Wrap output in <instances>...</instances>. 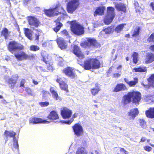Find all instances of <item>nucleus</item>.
Wrapping results in <instances>:
<instances>
[{
    "label": "nucleus",
    "instance_id": "1",
    "mask_svg": "<svg viewBox=\"0 0 154 154\" xmlns=\"http://www.w3.org/2000/svg\"><path fill=\"white\" fill-rule=\"evenodd\" d=\"M132 99L133 102L136 105L138 104L141 99L140 93L137 91L129 92L127 95H124L122 101V103L125 106L131 101V99Z\"/></svg>",
    "mask_w": 154,
    "mask_h": 154
},
{
    "label": "nucleus",
    "instance_id": "2",
    "mask_svg": "<svg viewBox=\"0 0 154 154\" xmlns=\"http://www.w3.org/2000/svg\"><path fill=\"white\" fill-rule=\"evenodd\" d=\"M71 30L75 34L79 35L84 34V27L75 20L70 22Z\"/></svg>",
    "mask_w": 154,
    "mask_h": 154
},
{
    "label": "nucleus",
    "instance_id": "3",
    "mask_svg": "<svg viewBox=\"0 0 154 154\" xmlns=\"http://www.w3.org/2000/svg\"><path fill=\"white\" fill-rule=\"evenodd\" d=\"M114 10V8L112 7L107 8V14L105 17L104 20L105 24H109L113 20L115 16Z\"/></svg>",
    "mask_w": 154,
    "mask_h": 154
},
{
    "label": "nucleus",
    "instance_id": "4",
    "mask_svg": "<svg viewBox=\"0 0 154 154\" xmlns=\"http://www.w3.org/2000/svg\"><path fill=\"white\" fill-rule=\"evenodd\" d=\"M79 5L78 0H71L67 4V11L69 13L72 14Z\"/></svg>",
    "mask_w": 154,
    "mask_h": 154
},
{
    "label": "nucleus",
    "instance_id": "5",
    "mask_svg": "<svg viewBox=\"0 0 154 154\" xmlns=\"http://www.w3.org/2000/svg\"><path fill=\"white\" fill-rule=\"evenodd\" d=\"M8 50L11 53L17 50H22L24 48V46L14 41L10 42L8 44Z\"/></svg>",
    "mask_w": 154,
    "mask_h": 154
},
{
    "label": "nucleus",
    "instance_id": "6",
    "mask_svg": "<svg viewBox=\"0 0 154 154\" xmlns=\"http://www.w3.org/2000/svg\"><path fill=\"white\" fill-rule=\"evenodd\" d=\"M27 20L30 27L33 29L38 27L40 23L38 19L34 16L27 17Z\"/></svg>",
    "mask_w": 154,
    "mask_h": 154
},
{
    "label": "nucleus",
    "instance_id": "7",
    "mask_svg": "<svg viewBox=\"0 0 154 154\" xmlns=\"http://www.w3.org/2000/svg\"><path fill=\"white\" fill-rule=\"evenodd\" d=\"M98 44L96 40L94 38H88L87 41L81 43V45L83 47L86 48L90 46H93L95 47H98Z\"/></svg>",
    "mask_w": 154,
    "mask_h": 154
},
{
    "label": "nucleus",
    "instance_id": "8",
    "mask_svg": "<svg viewBox=\"0 0 154 154\" xmlns=\"http://www.w3.org/2000/svg\"><path fill=\"white\" fill-rule=\"evenodd\" d=\"M74 134L77 137H79L83 133L82 126L79 123L75 124L72 127Z\"/></svg>",
    "mask_w": 154,
    "mask_h": 154
},
{
    "label": "nucleus",
    "instance_id": "9",
    "mask_svg": "<svg viewBox=\"0 0 154 154\" xmlns=\"http://www.w3.org/2000/svg\"><path fill=\"white\" fill-rule=\"evenodd\" d=\"M57 7L56 6L55 8H52L49 9H45L44 12L46 15L49 17H52L55 15L58 14V13L57 11Z\"/></svg>",
    "mask_w": 154,
    "mask_h": 154
},
{
    "label": "nucleus",
    "instance_id": "10",
    "mask_svg": "<svg viewBox=\"0 0 154 154\" xmlns=\"http://www.w3.org/2000/svg\"><path fill=\"white\" fill-rule=\"evenodd\" d=\"M73 53L80 60L84 57V55L82 52L81 49L76 45L74 46Z\"/></svg>",
    "mask_w": 154,
    "mask_h": 154
},
{
    "label": "nucleus",
    "instance_id": "11",
    "mask_svg": "<svg viewBox=\"0 0 154 154\" xmlns=\"http://www.w3.org/2000/svg\"><path fill=\"white\" fill-rule=\"evenodd\" d=\"M29 123L35 124L38 123L48 124L50 122L40 118L34 117L30 119Z\"/></svg>",
    "mask_w": 154,
    "mask_h": 154
},
{
    "label": "nucleus",
    "instance_id": "12",
    "mask_svg": "<svg viewBox=\"0 0 154 154\" xmlns=\"http://www.w3.org/2000/svg\"><path fill=\"white\" fill-rule=\"evenodd\" d=\"M72 112L66 108H63L61 110V114L64 119H68L70 117L72 114Z\"/></svg>",
    "mask_w": 154,
    "mask_h": 154
},
{
    "label": "nucleus",
    "instance_id": "13",
    "mask_svg": "<svg viewBox=\"0 0 154 154\" xmlns=\"http://www.w3.org/2000/svg\"><path fill=\"white\" fill-rule=\"evenodd\" d=\"M15 57L19 60H22L26 59L28 56L24 51H21L20 53L14 54Z\"/></svg>",
    "mask_w": 154,
    "mask_h": 154
},
{
    "label": "nucleus",
    "instance_id": "14",
    "mask_svg": "<svg viewBox=\"0 0 154 154\" xmlns=\"http://www.w3.org/2000/svg\"><path fill=\"white\" fill-rule=\"evenodd\" d=\"M64 73L67 76L72 78H74L76 75L73 72L72 69L69 67H68L63 69Z\"/></svg>",
    "mask_w": 154,
    "mask_h": 154
},
{
    "label": "nucleus",
    "instance_id": "15",
    "mask_svg": "<svg viewBox=\"0 0 154 154\" xmlns=\"http://www.w3.org/2000/svg\"><path fill=\"white\" fill-rule=\"evenodd\" d=\"M57 42L59 47L61 49H63L67 48V44L63 38H58L57 39Z\"/></svg>",
    "mask_w": 154,
    "mask_h": 154
},
{
    "label": "nucleus",
    "instance_id": "16",
    "mask_svg": "<svg viewBox=\"0 0 154 154\" xmlns=\"http://www.w3.org/2000/svg\"><path fill=\"white\" fill-rule=\"evenodd\" d=\"M16 133L13 131H9L6 130L4 133V135L5 136V143H6L8 140V137L16 138L15 137Z\"/></svg>",
    "mask_w": 154,
    "mask_h": 154
},
{
    "label": "nucleus",
    "instance_id": "17",
    "mask_svg": "<svg viewBox=\"0 0 154 154\" xmlns=\"http://www.w3.org/2000/svg\"><path fill=\"white\" fill-rule=\"evenodd\" d=\"M57 82L59 84L60 88L66 91H68V85L65 83L62 79L58 78L56 80Z\"/></svg>",
    "mask_w": 154,
    "mask_h": 154
},
{
    "label": "nucleus",
    "instance_id": "18",
    "mask_svg": "<svg viewBox=\"0 0 154 154\" xmlns=\"http://www.w3.org/2000/svg\"><path fill=\"white\" fill-rule=\"evenodd\" d=\"M127 89V88L125 85L123 83L118 84L114 88V91L118 92L121 91H124Z\"/></svg>",
    "mask_w": 154,
    "mask_h": 154
},
{
    "label": "nucleus",
    "instance_id": "19",
    "mask_svg": "<svg viewBox=\"0 0 154 154\" xmlns=\"http://www.w3.org/2000/svg\"><path fill=\"white\" fill-rule=\"evenodd\" d=\"M106 8L104 6H100L96 9L94 12V16L95 17L97 15H103L104 11L105 10Z\"/></svg>",
    "mask_w": 154,
    "mask_h": 154
},
{
    "label": "nucleus",
    "instance_id": "20",
    "mask_svg": "<svg viewBox=\"0 0 154 154\" xmlns=\"http://www.w3.org/2000/svg\"><path fill=\"white\" fill-rule=\"evenodd\" d=\"M92 69H97L100 67V63L98 60L96 58L91 59Z\"/></svg>",
    "mask_w": 154,
    "mask_h": 154
},
{
    "label": "nucleus",
    "instance_id": "21",
    "mask_svg": "<svg viewBox=\"0 0 154 154\" xmlns=\"http://www.w3.org/2000/svg\"><path fill=\"white\" fill-rule=\"evenodd\" d=\"M154 61V54L151 53H148L146 55V58L145 63H149Z\"/></svg>",
    "mask_w": 154,
    "mask_h": 154
},
{
    "label": "nucleus",
    "instance_id": "22",
    "mask_svg": "<svg viewBox=\"0 0 154 154\" xmlns=\"http://www.w3.org/2000/svg\"><path fill=\"white\" fill-rule=\"evenodd\" d=\"M41 55L42 57V60L47 65V66L48 69H52V66L48 65V59L47 58L48 55L45 52H43L41 53Z\"/></svg>",
    "mask_w": 154,
    "mask_h": 154
},
{
    "label": "nucleus",
    "instance_id": "23",
    "mask_svg": "<svg viewBox=\"0 0 154 154\" xmlns=\"http://www.w3.org/2000/svg\"><path fill=\"white\" fill-rule=\"evenodd\" d=\"M145 114L148 118H154V107H150L148 110L146 111Z\"/></svg>",
    "mask_w": 154,
    "mask_h": 154
},
{
    "label": "nucleus",
    "instance_id": "24",
    "mask_svg": "<svg viewBox=\"0 0 154 154\" xmlns=\"http://www.w3.org/2000/svg\"><path fill=\"white\" fill-rule=\"evenodd\" d=\"M139 113L138 110L137 108H134L131 109L129 112H128V115L130 116L133 119H134L135 117Z\"/></svg>",
    "mask_w": 154,
    "mask_h": 154
},
{
    "label": "nucleus",
    "instance_id": "25",
    "mask_svg": "<svg viewBox=\"0 0 154 154\" xmlns=\"http://www.w3.org/2000/svg\"><path fill=\"white\" fill-rule=\"evenodd\" d=\"M24 34L25 36L29 40H32V32L31 30L28 28H24Z\"/></svg>",
    "mask_w": 154,
    "mask_h": 154
},
{
    "label": "nucleus",
    "instance_id": "26",
    "mask_svg": "<svg viewBox=\"0 0 154 154\" xmlns=\"http://www.w3.org/2000/svg\"><path fill=\"white\" fill-rule=\"evenodd\" d=\"M84 68L85 69L90 70L92 69L91 59L85 61L84 63Z\"/></svg>",
    "mask_w": 154,
    "mask_h": 154
},
{
    "label": "nucleus",
    "instance_id": "27",
    "mask_svg": "<svg viewBox=\"0 0 154 154\" xmlns=\"http://www.w3.org/2000/svg\"><path fill=\"white\" fill-rule=\"evenodd\" d=\"M48 118L52 120H56L59 118L58 114L54 110L51 111L48 116Z\"/></svg>",
    "mask_w": 154,
    "mask_h": 154
},
{
    "label": "nucleus",
    "instance_id": "28",
    "mask_svg": "<svg viewBox=\"0 0 154 154\" xmlns=\"http://www.w3.org/2000/svg\"><path fill=\"white\" fill-rule=\"evenodd\" d=\"M50 91L54 98L57 100H60V98L58 96L57 92L54 90L53 88L51 87L50 88Z\"/></svg>",
    "mask_w": 154,
    "mask_h": 154
},
{
    "label": "nucleus",
    "instance_id": "29",
    "mask_svg": "<svg viewBox=\"0 0 154 154\" xmlns=\"http://www.w3.org/2000/svg\"><path fill=\"white\" fill-rule=\"evenodd\" d=\"M115 7L118 10L123 12H125L126 10L125 6L124 4H117L116 5Z\"/></svg>",
    "mask_w": 154,
    "mask_h": 154
},
{
    "label": "nucleus",
    "instance_id": "30",
    "mask_svg": "<svg viewBox=\"0 0 154 154\" xmlns=\"http://www.w3.org/2000/svg\"><path fill=\"white\" fill-rule=\"evenodd\" d=\"M148 81L149 85L154 88V74L151 75L148 79Z\"/></svg>",
    "mask_w": 154,
    "mask_h": 154
},
{
    "label": "nucleus",
    "instance_id": "31",
    "mask_svg": "<svg viewBox=\"0 0 154 154\" xmlns=\"http://www.w3.org/2000/svg\"><path fill=\"white\" fill-rule=\"evenodd\" d=\"M8 35V29L6 28H4L2 31L1 35L4 36L5 39H7Z\"/></svg>",
    "mask_w": 154,
    "mask_h": 154
},
{
    "label": "nucleus",
    "instance_id": "32",
    "mask_svg": "<svg viewBox=\"0 0 154 154\" xmlns=\"http://www.w3.org/2000/svg\"><path fill=\"white\" fill-rule=\"evenodd\" d=\"M55 22L56 23V26L54 28V30L55 32H57L60 30L61 27L62 26L63 24L62 23L58 22V20H56Z\"/></svg>",
    "mask_w": 154,
    "mask_h": 154
},
{
    "label": "nucleus",
    "instance_id": "33",
    "mask_svg": "<svg viewBox=\"0 0 154 154\" xmlns=\"http://www.w3.org/2000/svg\"><path fill=\"white\" fill-rule=\"evenodd\" d=\"M100 90V87L97 84H95V88L91 89V92L93 95H95Z\"/></svg>",
    "mask_w": 154,
    "mask_h": 154
},
{
    "label": "nucleus",
    "instance_id": "34",
    "mask_svg": "<svg viewBox=\"0 0 154 154\" xmlns=\"http://www.w3.org/2000/svg\"><path fill=\"white\" fill-rule=\"evenodd\" d=\"M132 56L133 57V62L134 63L136 64L138 60V53L135 52H134Z\"/></svg>",
    "mask_w": 154,
    "mask_h": 154
},
{
    "label": "nucleus",
    "instance_id": "35",
    "mask_svg": "<svg viewBox=\"0 0 154 154\" xmlns=\"http://www.w3.org/2000/svg\"><path fill=\"white\" fill-rule=\"evenodd\" d=\"M125 25V24H122L117 26L115 29V31L117 33L120 32L123 29L124 25Z\"/></svg>",
    "mask_w": 154,
    "mask_h": 154
},
{
    "label": "nucleus",
    "instance_id": "36",
    "mask_svg": "<svg viewBox=\"0 0 154 154\" xmlns=\"http://www.w3.org/2000/svg\"><path fill=\"white\" fill-rule=\"evenodd\" d=\"M134 69L136 72H144L146 71V67L135 68H134Z\"/></svg>",
    "mask_w": 154,
    "mask_h": 154
},
{
    "label": "nucleus",
    "instance_id": "37",
    "mask_svg": "<svg viewBox=\"0 0 154 154\" xmlns=\"http://www.w3.org/2000/svg\"><path fill=\"white\" fill-rule=\"evenodd\" d=\"M14 76L16 78L18 77L17 75H13L11 78L8 79L7 81L8 85L11 84V83H12L14 82H17L16 79H14Z\"/></svg>",
    "mask_w": 154,
    "mask_h": 154
},
{
    "label": "nucleus",
    "instance_id": "38",
    "mask_svg": "<svg viewBox=\"0 0 154 154\" xmlns=\"http://www.w3.org/2000/svg\"><path fill=\"white\" fill-rule=\"evenodd\" d=\"M40 48L36 45H31L30 46L29 49L31 51H35L39 50Z\"/></svg>",
    "mask_w": 154,
    "mask_h": 154
},
{
    "label": "nucleus",
    "instance_id": "39",
    "mask_svg": "<svg viewBox=\"0 0 154 154\" xmlns=\"http://www.w3.org/2000/svg\"><path fill=\"white\" fill-rule=\"evenodd\" d=\"M76 154H87L85 149L83 148L79 149L76 152Z\"/></svg>",
    "mask_w": 154,
    "mask_h": 154
},
{
    "label": "nucleus",
    "instance_id": "40",
    "mask_svg": "<svg viewBox=\"0 0 154 154\" xmlns=\"http://www.w3.org/2000/svg\"><path fill=\"white\" fill-rule=\"evenodd\" d=\"M13 146L14 148L19 150V145L18 142V140L16 139V138H14L13 139Z\"/></svg>",
    "mask_w": 154,
    "mask_h": 154
},
{
    "label": "nucleus",
    "instance_id": "41",
    "mask_svg": "<svg viewBox=\"0 0 154 154\" xmlns=\"http://www.w3.org/2000/svg\"><path fill=\"white\" fill-rule=\"evenodd\" d=\"M149 42H154V33L152 34L147 39Z\"/></svg>",
    "mask_w": 154,
    "mask_h": 154
},
{
    "label": "nucleus",
    "instance_id": "42",
    "mask_svg": "<svg viewBox=\"0 0 154 154\" xmlns=\"http://www.w3.org/2000/svg\"><path fill=\"white\" fill-rule=\"evenodd\" d=\"M137 82V79H135V80L134 81H129L128 84L130 86H131L135 85Z\"/></svg>",
    "mask_w": 154,
    "mask_h": 154
},
{
    "label": "nucleus",
    "instance_id": "43",
    "mask_svg": "<svg viewBox=\"0 0 154 154\" xmlns=\"http://www.w3.org/2000/svg\"><path fill=\"white\" fill-rule=\"evenodd\" d=\"M112 31V29L110 27H108L104 29V31L106 34H109L111 33Z\"/></svg>",
    "mask_w": 154,
    "mask_h": 154
},
{
    "label": "nucleus",
    "instance_id": "44",
    "mask_svg": "<svg viewBox=\"0 0 154 154\" xmlns=\"http://www.w3.org/2000/svg\"><path fill=\"white\" fill-rule=\"evenodd\" d=\"M49 104L48 102H42L39 103V104L42 107H45L47 106Z\"/></svg>",
    "mask_w": 154,
    "mask_h": 154
},
{
    "label": "nucleus",
    "instance_id": "45",
    "mask_svg": "<svg viewBox=\"0 0 154 154\" xmlns=\"http://www.w3.org/2000/svg\"><path fill=\"white\" fill-rule=\"evenodd\" d=\"M140 32V28L138 27L137 29L135 30L133 32L132 36H136L138 35Z\"/></svg>",
    "mask_w": 154,
    "mask_h": 154
},
{
    "label": "nucleus",
    "instance_id": "46",
    "mask_svg": "<svg viewBox=\"0 0 154 154\" xmlns=\"http://www.w3.org/2000/svg\"><path fill=\"white\" fill-rule=\"evenodd\" d=\"M102 25L101 22L100 21H97L94 24V28H97L98 27Z\"/></svg>",
    "mask_w": 154,
    "mask_h": 154
},
{
    "label": "nucleus",
    "instance_id": "47",
    "mask_svg": "<svg viewBox=\"0 0 154 154\" xmlns=\"http://www.w3.org/2000/svg\"><path fill=\"white\" fill-rule=\"evenodd\" d=\"M61 33L63 35L66 36V38H69V33L66 29H64L62 31Z\"/></svg>",
    "mask_w": 154,
    "mask_h": 154
},
{
    "label": "nucleus",
    "instance_id": "48",
    "mask_svg": "<svg viewBox=\"0 0 154 154\" xmlns=\"http://www.w3.org/2000/svg\"><path fill=\"white\" fill-rule=\"evenodd\" d=\"M73 121V119H71L67 121H62V123H64L68 124H70Z\"/></svg>",
    "mask_w": 154,
    "mask_h": 154
},
{
    "label": "nucleus",
    "instance_id": "49",
    "mask_svg": "<svg viewBox=\"0 0 154 154\" xmlns=\"http://www.w3.org/2000/svg\"><path fill=\"white\" fill-rule=\"evenodd\" d=\"M26 91L29 95H30L31 96L33 95V94L32 93L31 90L30 88H26Z\"/></svg>",
    "mask_w": 154,
    "mask_h": 154
},
{
    "label": "nucleus",
    "instance_id": "50",
    "mask_svg": "<svg viewBox=\"0 0 154 154\" xmlns=\"http://www.w3.org/2000/svg\"><path fill=\"white\" fill-rule=\"evenodd\" d=\"M140 125L141 127L145 129L146 128V122L143 120H142L140 122Z\"/></svg>",
    "mask_w": 154,
    "mask_h": 154
},
{
    "label": "nucleus",
    "instance_id": "51",
    "mask_svg": "<svg viewBox=\"0 0 154 154\" xmlns=\"http://www.w3.org/2000/svg\"><path fill=\"white\" fill-rule=\"evenodd\" d=\"M144 149L146 151H150L152 150V148L148 146H146L144 147Z\"/></svg>",
    "mask_w": 154,
    "mask_h": 154
},
{
    "label": "nucleus",
    "instance_id": "52",
    "mask_svg": "<svg viewBox=\"0 0 154 154\" xmlns=\"http://www.w3.org/2000/svg\"><path fill=\"white\" fill-rule=\"evenodd\" d=\"M43 97H48V95L49 94V92L47 91H43Z\"/></svg>",
    "mask_w": 154,
    "mask_h": 154
},
{
    "label": "nucleus",
    "instance_id": "53",
    "mask_svg": "<svg viewBox=\"0 0 154 154\" xmlns=\"http://www.w3.org/2000/svg\"><path fill=\"white\" fill-rule=\"evenodd\" d=\"M121 75V72H120L119 73H114L113 75V77L116 78L119 77Z\"/></svg>",
    "mask_w": 154,
    "mask_h": 154
},
{
    "label": "nucleus",
    "instance_id": "54",
    "mask_svg": "<svg viewBox=\"0 0 154 154\" xmlns=\"http://www.w3.org/2000/svg\"><path fill=\"white\" fill-rule=\"evenodd\" d=\"M16 83V82H14L12 83H11V84L8 85L9 87L11 89H13L14 88V87Z\"/></svg>",
    "mask_w": 154,
    "mask_h": 154
},
{
    "label": "nucleus",
    "instance_id": "55",
    "mask_svg": "<svg viewBox=\"0 0 154 154\" xmlns=\"http://www.w3.org/2000/svg\"><path fill=\"white\" fill-rule=\"evenodd\" d=\"M25 82V80L24 79H22L20 82V87H24V84Z\"/></svg>",
    "mask_w": 154,
    "mask_h": 154
},
{
    "label": "nucleus",
    "instance_id": "56",
    "mask_svg": "<svg viewBox=\"0 0 154 154\" xmlns=\"http://www.w3.org/2000/svg\"><path fill=\"white\" fill-rule=\"evenodd\" d=\"M149 49L152 51L154 52V45L150 46L149 47Z\"/></svg>",
    "mask_w": 154,
    "mask_h": 154
},
{
    "label": "nucleus",
    "instance_id": "57",
    "mask_svg": "<svg viewBox=\"0 0 154 154\" xmlns=\"http://www.w3.org/2000/svg\"><path fill=\"white\" fill-rule=\"evenodd\" d=\"M120 151L121 152L124 153L125 154H126L127 153V151L124 148H121L120 149Z\"/></svg>",
    "mask_w": 154,
    "mask_h": 154
},
{
    "label": "nucleus",
    "instance_id": "58",
    "mask_svg": "<svg viewBox=\"0 0 154 154\" xmlns=\"http://www.w3.org/2000/svg\"><path fill=\"white\" fill-rule=\"evenodd\" d=\"M39 35L38 34H36L35 35V40H38L39 38Z\"/></svg>",
    "mask_w": 154,
    "mask_h": 154
},
{
    "label": "nucleus",
    "instance_id": "59",
    "mask_svg": "<svg viewBox=\"0 0 154 154\" xmlns=\"http://www.w3.org/2000/svg\"><path fill=\"white\" fill-rule=\"evenodd\" d=\"M0 102L1 103H3L4 104H6L7 103L6 100H5L4 99H3V100H1L0 101Z\"/></svg>",
    "mask_w": 154,
    "mask_h": 154
},
{
    "label": "nucleus",
    "instance_id": "60",
    "mask_svg": "<svg viewBox=\"0 0 154 154\" xmlns=\"http://www.w3.org/2000/svg\"><path fill=\"white\" fill-rule=\"evenodd\" d=\"M142 85L143 86L146 88H149L150 86H151L149 85H149H145V84H143Z\"/></svg>",
    "mask_w": 154,
    "mask_h": 154
},
{
    "label": "nucleus",
    "instance_id": "61",
    "mask_svg": "<svg viewBox=\"0 0 154 154\" xmlns=\"http://www.w3.org/2000/svg\"><path fill=\"white\" fill-rule=\"evenodd\" d=\"M146 140V137H143L141 138L140 140V142H144Z\"/></svg>",
    "mask_w": 154,
    "mask_h": 154
},
{
    "label": "nucleus",
    "instance_id": "62",
    "mask_svg": "<svg viewBox=\"0 0 154 154\" xmlns=\"http://www.w3.org/2000/svg\"><path fill=\"white\" fill-rule=\"evenodd\" d=\"M32 82L35 85H37L38 84V82L34 79L32 80Z\"/></svg>",
    "mask_w": 154,
    "mask_h": 154
},
{
    "label": "nucleus",
    "instance_id": "63",
    "mask_svg": "<svg viewBox=\"0 0 154 154\" xmlns=\"http://www.w3.org/2000/svg\"><path fill=\"white\" fill-rule=\"evenodd\" d=\"M150 5L152 7V10L154 11V3L153 2L151 3Z\"/></svg>",
    "mask_w": 154,
    "mask_h": 154
},
{
    "label": "nucleus",
    "instance_id": "64",
    "mask_svg": "<svg viewBox=\"0 0 154 154\" xmlns=\"http://www.w3.org/2000/svg\"><path fill=\"white\" fill-rule=\"evenodd\" d=\"M124 80L127 84H128L129 81L127 79L125 78L124 79Z\"/></svg>",
    "mask_w": 154,
    "mask_h": 154
}]
</instances>
